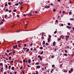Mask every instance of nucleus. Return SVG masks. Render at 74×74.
<instances>
[{
  "instance_id": "nucleus-1",
  "label": "nucleus",
  "mask_w": 74,
  "mask_h": 74,
  "mask_svg": "<svg viewBox=\"0 0 74 74\" xmlns=\"http://www.w3.org/2000/svg\"><path fill=\"white\" fill-rule=\"evenodd\" d=\"M32 11L31 10V12H30L29 14V15L30 16L33 15L32 14Z\"/></svg>"
},
{
  "instance_id": "nucleus-2",
  "label": "nucleus",
  "mask_w": 74,
  "mask_h": 74,
  "mask_svg": "<svg viewBox=\"0 0 74 74\" xmlns=\"http://www.w3.org/2000/svg\"><path fill=\"white\" fill-rule=\"evenodd\" d=\"M45 8H49V6H47V5H46L45 6Z\"/></svg>"
},
{
  "instance_id": "nucleus-3",
  "label": "nucleus",
  "mask_w": 74,
  "mask_h": 74,
  "mask_svg": "<svg viewBox=\"0 0 74 74\" xmlns=\"http://www.w3.org/2000/svg\"><path fill=\"white\" fill-rule=\"evenodd\" d=\"M66 27H67V28H68L69 29H71V27H69V26H67Z\"/></svg>"
},
{
  "instance_id": "nucleus-4",
  "label": "nucleus",
  "mask_w": 74,
  "mask_h": 74,
  "mask_svg": "<svg viewBox=\"0 0 74 74\" xmlns=\"http://www.w3.org/2000/svg\"><path fill=\"white\" fill-rule=\"evenodd\" d=\"M36 67L37 68H38V69H40V66L39 65L37 66Z\"/></svg>"
},
{
  "instance_id": "nucleus-5",
  "label": "nucleus",
  "mask_w": 74,
  "mask_h": 74,
  "mask_svg": "<svg viewBox=\"0 0 74 74\" xmlns=\"http://www.w3.org/2000/svg\"><path fill=\"white\" fill-rule=\"evenodd\" d=\"M31 62V60H28V63H30V62Z\"/></svg>"
},
{
  "instance_id": "nucleus-6",
  "label": "nucleus",
  "mask_w": 74,
  "mask_h": 74,
  "mask_svg": "<svg viewBox=\"0 0 74 74\" xmlns=\"http://www.w3.org/2000/svg\"><path fill=\"white\" fill-rule=\"evenodd\" d=\"M11 70H14V67H12Z\"/></svg>"
},
{
  "instance_id": "nucleus-7",
  "label": "nucleus",
  "mask_w": 74,
  "mask_h": 74,
  "mask_svg": "<svg viewBox=\"0 0 74 74\" xmlns=\"http://www.w3.org/2000/svg\"><path fill=\"white\" fill-rule=\"evenodd\" d=\"M35 64H36V65H38L39 63L38 62H36V63Z\"/></svg>"
},
{
  "instance_id": "nucleus-8",
  "label": "nucleus",
  "mask_w": 74,
  "mask_h": 74,
  "mask_svg": "<svg viewBox=\"0 0 74 74\" xmlns=\"http://www.w3.org/2000/svg\"><path fill=\"white\" fill-rule=\"evenodd\" d=\"M55 45V42H53V46H54V45Z\"/></svg>"
},
{
  "instance_id": "nucleus-9",
  "label": "nucleus",
  "mask_w": 74,
  "mask_h": 74,
  "mask_svg": "<svg viewBox=\"0 0 74 74\" xmlns=\"http://www.w3.org/2000/svg\"><path fill=\"white\" fill-rule=\"evenodd\" d=\"M36 74H38V71H36Z\"/></svg>"
},
{
  "instance_id": "nucleus-10",
  "label": "nucleus",
  "mask_w": 74,
  "mask_h": 74,
  "mask_svg": "<svg viewBox=\"0 0 74 74\" xmlns=\"http://www.w3.org/2000/svg\"><path fill=\"white\" fill-rule=\"evenodd\" d=\"M73 20H74V19L73 18H71L70 19V21H73Z\"/></svg>"
},
{
  "instance_id": "nucleus-11",
  "label": "nucleus",
  "mask_w": 74,
  "mask_h": 74,
  "mask_svg": "<svg viewBox=\"0 0 74 74\" xmlns=\"http://www.w3.org/2000/svg\"><path fill=\"white\" fill-rule=\"evenodd\" d=\"M49 41H50V38H48V42H49Z\"/></svg>"
},
{
  "instance_id": "nucleus-12",
  "label": "nucleus",
  "mask_w": 74,
  "mask_h": 74,
  "mask_svg": "<svg viewBox=\"0 0 74 74\" xmlns=\"http://www.w3.org/2000/svg\"><path fill=\"white\" fill-rule=\"evenodd\" d=\"M18 4H19L18 3H16L15 4V5H16V6H17Z\"/></svg>"
},
{
  "instance_id": "nucleus-13",
  "label": "nucleus",
  "mask_w": 74,
  "mask_h": 74,
  "mask_svg": "<svg viewBox=\"0 0 74 74\" xmlns=\"http://www.w3.org/2000/svg\"><path fill=\"white\" fill-rule=\"evenodd\" d=\"M12 55V52H10L8 54L9 55Z\"/></svg>"
},
{
  "instance_id": "nucleus-14",
  "label": "nucleus",
  "mask_w": 74,
  "mask_h": 74,
  "mask_svg": "<svg viewBox=\"0 0 74 74\" xmlns=\"http://www.w3.org/2000/svg\"><path fill=\"white\" fill-rule=\"evenodd\" d=\"M17 10H16V9H15L13 10V12H16V11Z\"/></svg>"
},
{
  "instance_id": "nucleus-15",
  "label": "nucleus",
  "mask_w": 74,
  "mask_h": 74,
  "mask_svg": "<svg viewBox=\"0 0 74 74\" xmlns=\"http://www.w3.org/2000/svg\"><path fill=\"white\" fill-rule=\"evenodd\" d=\"M7 15H5V16H4V18H7Z\"/></svg>"
},
{
  "instance_id": "nucleus-16",
  "label": "nucleus",
  "mask_w": 74,
  "mask_h": 74,
  "mask_svg": "<svg viewBox=\"0 0 74 74\" xmlns=\"http://www.w3.org/2000/svg\"><path fill=\"white\" fill-rule=\"evenodd\" d=\"M45 45H49V43H46Z\"/></svg>"
},
{
  "instance_id": "nucleus-17",
  "label": "nucleus",
  "mask_w": 74,
  "mask_h": 74,
  "mask_svg": "<svg viewBox=\"0 0 74 74\" xmlns=\"http://www.w3.org/2000/svg\"><path fill=\"white\" fill-rule=\"evenodd\" d=\"M26 65L28 67H30V66H29V65H28L27 64Z\"/></svg>"
},
{
  "instance_id": "nucleus-18",
  "label": "nucleus",
  "mask_w": 74,
  "mask_h": 74,
  "mask_svg": "<svg viewBox=\"0 0 74 74\" xmlns=\"http://www.w3.org/2000/svg\"><path fill=\"white\" fill-rule=\"evenodd\" d=\"M71 71L73 72V68H71Z\"/></svg>"
},
{
  "instance_id": "nucleus-19",
  "label": "nucleus",
  "mask_w": 74,
  "mask_h": 74,
  "mask_svg": "<svg viewBox=\"0 0 74 74\" xmlns=\"http://www.w3.org/2000/svg\"><path fill=\"white\" fill-rule=\"evenodd\" d=\"M43 44H45V41L44 40L43 42Z\"/></svg>"
},
{
  "instance_id": "nucleus-20",
  "label": "nucleus",
  "mask_w": 74,
  "mask_h": 74,
  "mask_svg": "<svg viewBox=\"0 0 74 74\" xmlns=\"http://www.w3.org/2000/svg\"><path fill=\"white\" fill-rule=\"evenodd\" d=\"M0 66H3V63H1L0 64Z\"/></svg>"
},
{
  "instance_id": "nucleus-21",
  "label": "nucleus",
  "mask_w": 74,
  "mask_h": 74,
  "mask_svg": "<svg viewBox=\"0 0 74 74\" xmlns=\"http://www.w3.org/2000/svg\"><path fill=\"white\" fill-rule=\"evenodd\" d=\"M64 56H67V54L65 53L64 54Z\"/></svg>"
},
{
  "instance_id": "nucleus-22",
  "label": "nucleus",
  "mask_w": 74,
  "mask_h": 74,
  "mask_svg": "<svg viewBox=\"0 0 74 74\" xmlns=\"http://www.w3.org/2000/svg\"><path fill=\"white\" fill-rule=\"evenodd\" d=\"M5 11L6 12H8V9H7L6 10H5Z\"/></svg>"
},
{
  "instance_id": "nucleus-23",
  "label": "nucleus",
  "mask_w": 74,
  "mask_h": 74,
  "mask_svg": "<svg viewBox=\"0 0 74 74\" xmlns=\"http://www.w3.org/2000/svg\"><path fill=\"white\" fill-rule=\"evenodd\" d=\"M49 38H51V35H49Z\"/></svg>"
},
{
  "instance_id": "nucleus-24",
  "label": "nucleus",
  "mask_w": 74,
  "mask_h": 74,
  "mask_svg": "<svg viewBox=\"0 0 74 74\" xmlns=\"http://www.w3.org/2000/svg\"><path fill=\"white\" fill-rule=\"evenodd\" d=\"M11 57H10L9 58V60H11Z\"/></svg>"
},
{
  "instance_id": "nucleus-25",
  "label": "nucleus",
  "mask_w": 74,
  "mask_h": 74,
  "mask_svg": "<svg viewBox=\"0 0 74 74\" xmlns=\"http://www.w3.org/2000/svg\"><path fill=\"white\" fill-rule=\"evenodd\" d=\"M42 40H43V39H44V37L43 36H42Z\"/></svg>"
},
{
  "instance_id": "nucleus-26",
  "label": "nucleus",
  "mask_w": 74,
  "mask_h": 74,
  "mask_svg": "<svg viewBox=\"0 0 74 74\" xmlns=\"http://www.w3.org/2000/svg\"><path fill=\"white\" fill-rule=\"evenodd\" d=\"M22 68H23V66H21V67L20 68V69L21 70V69H22Z\"/></svg>"
},
{
  "instance_id": "nucleus-27",
  "label": "nucleus",
  "mask_w": 74,
  "mask_h": 74,
  "mask_svg": "<svg viewBox=\"0 0 74 74\" xmlns=\"http://www.w3.org/2000/svg\"><path fill=\"white\" fill-rule=\"evenodd\" d=\"M29 51V49H27V50H26V51Z\"/></svg>"
},
{
  "instance_id": "nucleus-28",
  "label": "nucleus",
  "mask_w": 74,
  "mask_h": 74,
  "mask_svg": "<svg viewBox=\"0 0 74 74\" xmlns=\"http://www.w3.org/2000/svg\"><path fill=\"white\" fill-rule=\"evenodd\" d=\"M56 31H55V32H54V34H56Z\"/></svg>"
},
{
  "instance_id": "nucleus-29",
  "label": "nucleus",
  "mask_w": 74,
  "mask_h": 74,
  "mask_svg": "<svg viewBox=\"0 0 74 74\" xmlns=\"http://www.w3.org/2000/svg\"><path fill=\"white\" fill-rule=\"evenodd\" d=\"M7 67H8V66H7V65H5V68H6V69H7Z\"/></svg>"
},
{
  "instance_id": "nucleus-30",
  "label": "nucleus",
  "mask_w": 74,
  "mask_h": 74,
  "mask_svg": "<svg viewBox=\"0 0 74 74\" xmlns=\"http://www.w3.org/2000/svg\"><path fill=\"white\" fill-rule=\"evenodd\" d=\"M11 65H9L8 67L9 69H10V68H11Z\"/></svg>"
},
{
  "instance_id": "nucleus-31",
  "label": "nucleus",
  "mask_w": 74,
  "mask_h": 74,
  "mask_svg": "<svg viewBox=\"0 0 74 74\" xmlns=\"http://www.w3.org/2000/svg\"><path fill=\"white\" fill-rule=\"evenodd\" d=\"M44 33L42 32V36H44Z\"/></svg>"
},
{
  "instance_id": "nucleus-32",
  "label": "nucleus",
  "mask_w": 74,
  "mask_h": 74,
  "mask_svg": "<svg viewBox=\"0 0 74 74\" xmlns=\"http://www.w3.org/2000/svg\"><path fill=\"white\" fill-rule=\"evenodd\" d=\"M13 48L14 49H15V48H16V47H15V46H13Z\"/></svg>"
},
{
  "instance_id": "nucleus-33",
  "label": "nucleus",
  "mask_w": 74,
  "mask_h": 74,
  "mask_svg": "<svg viewBox=\"0 0 74 74\" xmlns=\"http://www.w3.org/2000/svg\"><path fill=\"white\" fill-rule=\"evenodd\" d=\"M43 53V51H42L40 53V55H42Z\"/></svg>"
},
{
  "instance_id": "nucleus-34",
  "label": "nucleus",
  "mask_w": 74,
  "mask_h": 74,
  "mask_svg": "<svg viewBox=\"0 0 74 74\" xmlns=\"http://www.w3.org/2000/svg\"><path fill=\"white\" fill-rule=\"evenodd\" d=\"M68 25H69V26H70V23H68Z\"/></svg>"
},
{
  "instance_id": "nucleus-35",
  "label": "nucleus",
  "mask_w": 74,
  "mask_h": 74,
  "mask_svg": "<svg viewBox=\"0 0 74 74\" xmlns=\"http://www.w3.org/2000/svg\"><path fill=\"white\" fill-rule=\"evenodd\" d=\"M40 49H42V47H40Z\"/></svg>"
},
{
  "instance_id": "nucleus-36",
  "label": "nucleus",
  "mask_w": 74,
  "mask_h": 74,
  "mask_svg": "<svg viewBox=\"0 0 74 74\" xmlns=\"http://www.w3.org/2000/svg\"><path fill=\"white\" fill-rule=\"evenodd\" d=\"M2 70H3V68H1V72H2Z\"/></svg>"
},
{
  "instance_id": "nucleus-37",
  "label": "nucleus",
  "mask_w": 74,
  "mask_h": 74,
  "mask_svg": "<svg viewBox=\"0 0 74 74\" xmlns=\"http://www.w3.org/2000/svg\"><path fill=\"white\" fill-rule=\"evenodd\" d=\"M71 12H69V14L70 15H71Z\"/></svg>"
},
{
  "instance_id": "nucleus-38",
  "label": "nucleus",
  "mask_w": 74,
  "mask_h": 74,
  "mask_svg": "<svg viewBox=\"0 0 74 74\" xmlns=\"http://www.w3.org/2000/svg\"><path fill=\"white\" fill-rule=\"evenodd\" d=\"M39 59H40V60H42V58H41V57H40Z\"/></svg>"
},
{
  "instance_id": "nucleus-39",
  "label": "nucleus",
  "mask_w": 74,
  "mask_h": 74,
  "mask_svg": "<svg viewBox=\"0 0 74 74\" xmlns=\"http://www.w3.org/2000/svg\"><path fill=\"white\" fill-rule=\"evenodd\" d=\"M66 38H69V36H66Z\"/></svg>"
},
{
  "instance_id": "nucleus-40",
  "label": "nucleus",
  "mask_w": 74,
  "mask_h": 74,
  "mask_svg": "<svg viewBox=\"0 0 74 74\" xmlns=\"http://www.w3.org/2000/svg\"><path fill=\"white\" fill-rule=\"evenodd\" d=\"M61 40V38H60L58 39V41H60Z\"/></svg>"
},
{
  "instance_id": "nucleus-41",
  "label": "nucleus",
  "mask_w": 74,
  "mask_h": 74,
  "mask_svg": "<svg viewBox=\"0 0 74 74\" xmlns=\"http://www.w3.org/2000/svg\"><path fill=\"white\" fill-rule=\"evenodd\" d=\"M64 51L65 52V53H67V50H65Z\"/></svg>"
},
{
  "instance_id": "nucleus-42",
  "label": "nucleus",
  "mask_w": 74,
  "mask_h": 74,
  "mask_svg": "<svg viewBox=\"0 0 74 74\" xmlns=\"http://www.w3.org/2000/svg\"><path fill=\"white\" fill-rule=\"evenodd\" d=\"M10 4H11V2H8V5H10Z\"/></svg>"
},
{
  "instance_id": "nucleus-43",
  "label": "nucleus",
  "mask_w": 74,
  "mask_h": 74,
  "mask_svg": "<svg viewBox=\"0 0 74 74\" xmlns=\"http://www.w3.org/2000/svg\"><path fill=\"white\" fill-rule=\"evenodd\" d=\"M23 16H26V15L25 14H23Z\"/></svg>"
},
{
  "instance_id": "nucleus-44",
  "label": "nucleus",
  "mask_w": 74,
  "mask_h": 74,
  "mask_svg": "<svg viewBox=\"0 0 74 74\" xmlns=\"http://www.w3.org/2000/svg\"><path fill=\"white\" fill-rule=\"evenodd\" d=\"M67 70H65L64 71V72H65V73H66V72H67Z\"/></svg>"
},
{
  "instance_id": "nucleus-45",
  "label": "nucleus",
  "mask_w": 74,
  "mask_h": 74,
  "mask_svg": "<svg viewBox=\"0 0 74 74\" xmlns=\"http://www.w3.org/2000/svg\"><path fill=\"white\" fill-rule=\"evenodd\" d=\"M4 74H7V72L6 71L5 72Z\"/></svg>"
},
{
  "instance_id": "nucleus-46",
  "label": "nucleus",
  "mask_w": 74,
  "mask_h": 74,
  "mask_svg": "<svg viewBox=\"0 0 74 74\" xmlns=\"http://www.w3.org/2000/svg\"><path fill=\"white\" fill-rule=\"evenodd\" d=\"M66 48H69V46H66Z\"/></svg>"
},
{
  "instance_id": "nucleus-47",
  "label": "nucleus",
  "mask_w": 74,
  "mask_h": 74,
  "mask_svg": "<svg viewBox=\"0 0 74 74\" xmlns=\"http://www.w3.org/2000/svg\"><path fill=\"white\" fill-rule=\"evenodd\" d=\"M5 7H6V6H7V4H5Z\"/></svg>"
},
{
  "instance_id": "nucleus-48",
  "label": "nucleus",
  "mask_w": 74,
  "mask_h": 74,
  "mask_svg": "<svg viewBox=\"0 0 74 74\" xmlns=\"http://www.w3.org/2000/svg\"><path fill=\"white\" fill-rule=\"evenodd\" d=\"M62 13H63V14H64V13H65V12L64 11H63L62 12Z\"/></svg>"
},
{
  "instance_id": "nucleus-49",
  "label": "nucleus",
  "mask_w": 74,
  "mask_h": 74,
  "mask_svg": "<svg viewBox=\"0 0 74 74\" xmlns=\"http://www.w3.org/2000/svg\"><path fill=\"white\" fill-rule=\"evenodd\" d=\"M24 46L26 47V44H24Z\"/></svg>"
},
{
  "instance_id": "nucleus-50",
  "label": "nucleus",
  "mask_w": 74,
  "mask_h": 74,
  "mask_svg": "<svg viewBox=\"0 0 74 74\" xmlns=\"http://www.w3.org/2000/svg\"><path fill=\"white\" fill-rule=\"evenodd\" d=\"M52 67H55V65H52Z\"/></svg>"
},
{
  "instance_id": "nucleus-51",
  "label": "nucleus",
  "mask_w": 74,
  "mask_h": 74,
  "mask_svg": "<svg viewBox=\"0 0 74 74\" xmlns=\"http://www.w3.org/2000/svg\"><path fill=\"white\" fill-rule=\"evenodd\" d=\"M16 16H17V17H19V15H17Z\"/></svg>"
},
{
  "instance_id": "nucleus-52",
  "label": "nucleus",
  "mask_w": 74,
  "mask_h": 74,
  "mask_svg": "<svg viewBox=\"0 0 74 74\" xmlns=\"http://www.w3.org/2000/svg\"><path fill=\"white\" fill-rule=\"evenodd\" d=\"M44 70V68H42V70Z\"/></svg>"
},
{
  "instance_id": "nucleus-53",
  "label": "nucleus",
  "mask_w": 74,
  "mask_h": 74,
  "mask_svg": "<svg viewBox=\"0 0 74 74\" xmlns=\"http://www.w3.org/2000/svg\"><path fill=\"white\" fill-rule=\"evenodd\" d=\"M60 67H62V64H60Z\"/></svg>"
},
{
  "instance_id": "nucleus-54",
  "label": "nucleus",
  "mask_w": 74,
  "mask_h": 74,
  "mask_svg": "<svg viewBox=\"0 0 74 74\" xmlns=\"http://www.w3.org/2000/svg\"><path fill=\"white\" fill-rule=\"evenodd\" d=\"M11 12V10H9V12Z\"/></svg>"
},
{
  "instance_id": "nucleus-55",
  "label": "nucleus",
  "mask_w": 74,
  "mask_h": 74,
  "mask_svg": "<svg viewBox=\"0 0 74 74\" xmlns=\"http://www.w3.org/2000/svg\"><path fill=\"white\" fill-rule=\"evenodd\" d=\"M30 50H31V51H32L33 50V48H31L30 49Z\"/></svg>"
},
{
  "instance_id": "nucleus-56",
  "label": "nucleus",
  "mask_w": 74,
  "mask_h": 74,
  "mask_svg": "<svg viewBox=\"0 0 74 74\" xmlns=\"http://www.w3.org/2000/svg\"><path fill=\"white\" fill-rule=\"evenodd\" d=\"M55 51H57V49L55 48Z\"/></svg>"
},
{
  "instance_id": "nucleus-57",
  "label": "nucleus",
  "mask_w": 74,
  "mask_h": 74,
  "mask_svg": "<svg viewBox=\"0 0 74 74\" xmlns=\"http://www.w3.org/2000/svg\"><path fill=\"white\" fill-rule=\"evenodd\" d=\"M61 26H63V24H62L61 25Z\"/></svg>"
},
{
  "instance_id": "nucleus-58",
  "label": "nucleus",
  "mask_w": 74,
  "mask_h": 74,
  "mask_svg": "<svg viewBox=\"0 0 74 74\" xmlns=\"http://www.w3.org/2000/svg\"><path fill=\"white\" fill-rule=\"evenodd\" d=\"M20 63H22V61H20Z\"/></svg>"
},
{
  "instance_id": "nucleus-59",
  "label": "nucleus",
  "mask_w": 74,
  "mask_h": 74,
  "mask_svg": "<svg viewBox=\"0 0 74 74\" xmlns=\"http://www.w3.org/2000/svg\"><path fill=\"white\" fill-rule=\"evenodd\" d=\"M36 49H33V51H36Z\"/></svg>"
},
{
  "instance_id": "nucleus-60",
  "label": "nucleus",
  "mask_w": 74,
  "mask_h": 74,
  "mask_svg": "<svg viewBox=\"0 0 74 74\" xmlns=\"http://www.w3.org/2000/svg\"><path fill=\"white\" fill-rule=\"evenodd\" d=\"M13 62H14V61H11V63H13Z\"/></svg>"
},
{
  "instance_id": "nucleus-61",
  "label": "nucleus",
  "mask_w": 74,
  "mask_h": 74,
  "mask_svg": "<svg viewBox=\"0 0 74 74\" xmlns=\"http://www.w3.org/2000/svg\"><path fill=\"white\" fill-rule=\"evenodd\" d=\"M51 58H54V57H53V56H52Z\"/></svg>"
},
{
  "instance_id": "nucleus-62",
  "label": "nucleus",
  "mask_w": 74,
  "mask_h": 74,
  "mask_svg": "<svg viewBox=\"0 0 74 74\" xmlns=\"http://www.w3.org/2000/svg\"><path fill=\"white\" fill-rule=\"evenodd\" d=\"M38 58H40V55L38 56Z\"/></svg>"
},
{
  "instance_id": "nucleus-63",
  "label": "nucleus",
  "mask_w": 74,
  "mask_h": 74,
  "mask_svg": "<svg viewBox=\"0 0 74 74\" xmlns=\"http://www.w3.org/2000/svg\"><path fill=\"white\" fill-rule=\"evenodd\" d=\"M58 21L57 20H56V22H58Z\"/></svg>"
},
{
  "instance_id": "nucleus-64",
  "label": "nucleus",
  "mask_w": 74,
  "mask_h": 74,
  "mask_svg": "<svg viewBox=\"0 0 74 74\" xmlns=\"http://www.w3.org/2000/svg\"><path fill=\"white\" fill-rule=\"evenodd\" d=\"M53 11H55V9H54L53 10Z\"/></svg>"
}]
</instances>
